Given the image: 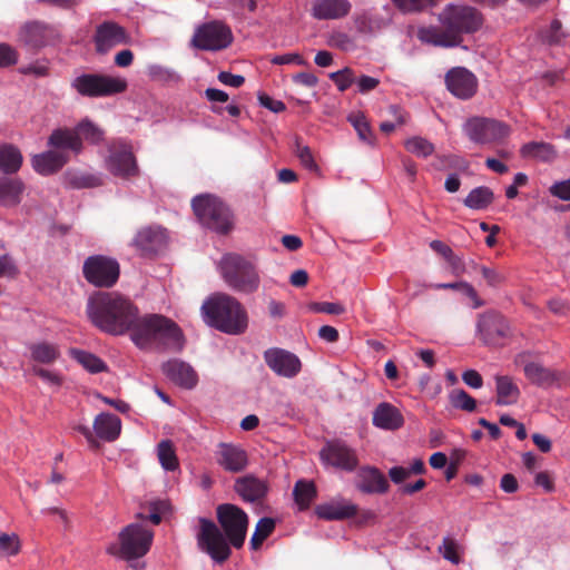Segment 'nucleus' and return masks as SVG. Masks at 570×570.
<instances>
[{"label":"nucleus","mask_w":570,"mask_h":570,"mask_svg":"<svg viewBox=\"0 0 570 570\" xmlns=\"http://www.w3.org/2000/svg\"><path fill=\"white\" fill-rule=\"evenodd\" d=\"M139 307L117 292H97L89 296L86 313L90 323L111 336L130 334Z\"/></svg>","instance_id":"f257e3e1"},{"label":"nucleus","mask_w":570,"mask_h":570,"mask_svg":"<svg viewBox=\"0 0 570 570\" xmlns=\"http://www.w3.org/2000/svg\"><path fill=\"white\" fill-rule=\"evenodd\" d=\"M129 336L139 350L180 353L186 345L181 327L171 318L156 313L140 315L139 311Z\"/></svg>","instance_id":"f03ea898"},{"label":"nucleus","mask_w":570,"mask_h":570,"mask_svg":"<svg viewBox=\"0 0 570 570\" xmlns=\"http://www.w3.org/2000/svg\"><path fill=\"white\" fill-rule=\"evenodd\" d=\"M205 323L228 335H239L248 327V314L243 304L226 293H214L202 305Z\"/></svg>","instance_id":"7ed1b4c3"},{"label":"nucleus","mask_w":570,"mask_h":570,"mask_svg":"<svg viewBox=\"0 0 570 570\" xmlns=\"http://www.w3.org/2000/svg\"><path fill=\"white\" fill-rule=\"evenodd\" d=\"M218 267L224 282L233 291L253 294L259 288L261 276L253 259L237 253H227L220 258Z\"/></svg>","instance_id":"20e7f679"},{"label":"nucleus","mask_w":570,"mask_h":570,"mask_svg":"<svg viewBox=\"0 0 570 570\" xmlns=\"http://www.w3.org/2000/svg\"><path fill=\"white\" fill-rule=\"evenodd\" d=\"M191 208L203 227L218 235H227L234 229V214L219 197L212 194L197 195L191 199Z\"/></svg>","instance_id":"39448f33"},{"label":"nucleus","mask_w":570,"mask_h":570,"mask_svg":"<svg viewBox=\"0 0 570 570\" xmlns=\"http://www.w3.org/2000/svg\"><path fill=\"white\" fill-rule=\"evenodd\" d=\"M118 540V544L108 547V553L131 561L148 553L153 544L154 531L140 523H130L120 531Z\"/></svg>","instance_id":"423d86ee"},{"label":"nucleus","mask_w":570,"mask_h":570,"mask_svg":"<svg viewBox=\"0 0 570 570\" xmlns=\"http://www.w3.org/2000/svg\"><path fill=\"white\" fill-rule=\"evenodd\" d=\"M70 87L85 98L110 97L126 91V79L102 73H82L75 77Z\"/></svg>","instance_id":"0eeeda50"},{"label":"nucleus","mask_w":570,"mask_h":570,"mask_svg":"<svg viewBox=\"0 0 570 570\" xmlns=\"http://www.w3.org/2000/svg\"><path fill=\"white\" fill-rule=\"evenodd\" d=\"M475 335L488 347H503L511 340L512 330L503 314L488 309L478 315Z\"/></svg>","instance_id":"6e6552de"},{"label":"nucleus","mask_w":570,"mask_h":570,"mask_svg":"<svg viewBox=\"0 0 570 570\" xmlns=\"http://www.w3.org/2000/svg\"><path fill=\"white\" fill-rule=\"evenodd\" d=\"M82 276L88 284L96 288H111L119 281L120 264L112 256L90 255L83 261Z\"/></svg>","instance_id":"1a4fd4ad"},{"label":"nucleus","mask_w":570,"mask_h":570,"mask_svg":"<svg viewBox=\"0 0 570 570\" xmlns=\"http://www.w3.org/2000/svg\"><path fill=\"white\" fill-rule=\"evenodd\" d=\"M233 41L232 28L222 20H212L195 28L190 45L197 50L217 52L228 48Z\"/></svg>","instance_id":"9d476101"},{"label":"nucleus","mask_w":570,"mask_h":570,"mask_svg":"<svg viewBox=\"0 0 570 570\" xmlns=\"http://www.w3.org/2000/svg\"><path fill=\"white\" fill-rule=\"evenodd\" d=\"M196 539L198 549L208 554L215 563L222 564L229 559L230 543L213 520L199 518Z\"/></svg>","instance_id":"9b49d317"},{"label":"nucleus","mask_w":570,"mask_h":570,"mask_svg":"<svg viewBox=\"0 0 570 570\" xmlns=\"http://www.w3.org/2000/svg\"><path fill=\"white\" fill-rule=\"evenodd\" d=\"M463 132L474 144L490 145L503 141L511 134V127L504 121L473 116L463 125Z\"/></svg>","instance_id":"f8f14e48"},{"label":"nucleus","mask_w":570,"mask_h":570,"mask_svg":"<svg viewBox=\"0 0 570 570\" xmlns=\"http://www.w3.org/2000/svg\"><path fill=\"white\" fill-rule=\"evenodd\" d=\"M442 26L462 42V33H473L482 24L481 13L470 6L449 4L440 14Z\"/></svg>","instance_id":"ddd939ff"},{"label":"nucleus","mask_w":570,"mask_h":570,"mask_svg":"<svg viewBox=\"0 0 570 570\" xmlns=\"http://www.w3.org/2000/svg\"><path fill=\"white\" fill-rule=\"evenodd\" d=\"M217 521L232 547L240 549L244 546L248 515L236 504L222 503L216 508Z\"/></svg>","instance_id":"4468645a"},{"label":"nucleus","mask_w":570,"mask_h":570,"mask_svg":"<svg viewBox=\"0 0 570 570\" xmlns=\"http://www.w3.org/2000/svg\"><path fill=\"white\" fill-rule=\"evenodd\" d=\"M109 155L106 167L110 174L120 178H131L139 174V168L131 146L125 139H114L108 144Z\"/></svg>","instance_id":"2eb2a0df"},{"label":"nucleus","mask_w":570,"mask_h":570,"mask_svg":"<svg viewBox=\"0 0 570 570\" xmlns=\"http://www.w3.org/2000/svg\"><path fill=\"white\" fill-rule=\"evenodd\" d=\"M320 459L323 465L345 472H354L360 464L357 451L340 439L326 441Z\"/></svg>","instance_id":"dca6fc26"},{"label":"nucleus","mask_w":570,"mask_h":570,"mask_svg":"<svg viewBox=\"0 0 570 570\" xmlns=\"http://www.w3.org/2000/svg\"><path fill=\"white\" fill-rule=\"evenodd\" d=\"M446 89L458 99L469 100L475 96L479 81L476 76L464 67H453L445 73Z\"/></svg>","instance_id":"f3484780"},{"label":"nucleus","mask_w":570,"mask_h":570,"mask_svg":"<svg viewBox=\"0 0 570 570\" xmlns=\"http://www.w3.org/2000/svg\"><path fill=\"white\" fill-rule=\"evenodd\" d=\"M20 40L30 49L39 50L59 40L58 30L42 21H29L20 30Z\"/></svg>","instance_id":"a211bd4d"},{"label":"nucleus","mask_w":570,"mask_h":570,"mask_svg":"<svg viewBox=\"0 0 570 570\" xmlns=\"http://www.w3.org/2000/svg\"><path fill=\"white\" fill-rule=\"evenodd\" d=\"M266 365L278 376L293 379L302 370L299 357L281 347H271L264 352Z\"/></svg>","instance_id":"6ab92c4d"},{"label":"nucleus","mask_w":570,"mask_h":570,"mask_svg":"<svg viewBox=\"0 0 570 570\" xmlns=\"http://www.w3.org/2000/svg\"><path fill=\"white\" fill-rule=\"evenodd\" d=\"M527 380L541 389L562 387L570 381V373L556 371L538 362H528L523 367Z\"/></svg>","instance_id":"aec40b11"},{"label":"nucleus","mask_w":570,"mask_h":570,"mask_svg":"<svg viewBox=\"0 0 570 570\" xmlns=\"http://www.w3.org/2000/svg\"><path fill=\"white\" fill-rule=\"evenodd\" d=\"M161 372L170 382L185 390H193L198 383V374L193 366L178 358L164 362Z\"/></svg>","instance_id":"412c9836"},{"label":"nucleus","mask_w":570,"mask_h":570,"mask_svg":"<svg viewBox=\"0 0 570 570\" xmlns=\"http://www.w3.org/2000/svg\"><path fill=\"white\" fill-rule=\"evenodd\" d=\"M216 451V462L225 471L238 473L248 465L247 452L237 444L220 442Z\"/></svg>","instance_id":"4be33fe9"},{"label":"nucleus","mask_w":570,"mask_h":570,"mask_svg":"<svg viewBox=\"0 0 570 570\" xmlns=\"http://www.w3.org/2000/svg\"><path fill=\"white\" fill-rule=\"evenodd\" d=\"M95 48L98 53H107L111 48L126 43L127 33L124 27L114 21L98 24L94 35Z\"/></svg>","instance_id":"5701e85b"},{"label":"nucleus","mask_w":570,"mask_h":570,"mask_svg":"<svg viewBox=\"0 0 570 570\" xmlns=\"http://www.w3.org/2000/svg\"><path fill=\"white\" fill-rule=\"evenodd\" d=\"M355 487L363 494H384L390 489L389 481L383 472L371 465L358 469Z\"/></svg>","instance_id":"b1692460"},{"label":"nucleus","mask_w":570,"mask_h":570,"mask_svg":"<svg viewBox=\"0 0 570 570\" xmlns=\"http://www.w3.org/2000/svg\"><path fill=\"white\" fill-rule=\"evenodd\" d=\"M134 243L144 256L157 255L167 246V230L159 226L144 228L137 233Z\"/></svg>","instance_id":"393cba45"},{"label":"nucleus","mask_w":570,"mask_h":570,"mask_svg":"<svg viewBox=\"0 0 570 570\" xmlns=\"http://www.w3.org/2000/svg\"><path fill=\"white\" fill-rule=\"evenodd\" d=\"M47 146L53 150L70 153L78 156L83 151V142L73 128L60 127L51 131L48 137Z\"/></svg>","instance_id":"a878e982"},{"label":"nucleus","mask_w":570,"mask_h":570,"mask_svg":"<svg viewBox=\"0 0 570 570\" xmlns=\"http://www.w3.org/2000/svg\"><path fill=\"white\" fill-rule=\"evenodd\" d=\"M358 507L351 501L338 498L315 507V514L318 519L326 521H342L354 518Z\"/></svg>","instance_id":"bb28decb"},{"label":"nucleus","mask_w":570,"mask_h":570,"mask_svg":"<svg viewBox=\"0 0 570 570\" xmlns=\"http://www.w3.org/2000/svg\"><path fill=\"white\" fill-rule=\"evenodd\" d=\"M234 490L244 502L256 503L264 500L267 495L268 484L265 480L254 474H246L236 479Z\"/></svg>","instance_id":"cd10ccee"},{"label":"nucleus","mask_w":570,"mask_h":570,"mask_svg":"<svg viewBox=\"0 0 570 570\" xmlns=\"http://www.w3.org/2000/svg\"><path fill=\"white\" fill-rule=\"evenodd\" d=\"M70 160L67 153L49 149L31 158L33 170L41 176H50L60 171Z\"/></svg>","instance_id":"c85d7f7f"},{"label":"nucleus","mask_w":570,"mask_h":570,"mask_svg":"<svg viewBox=\"0 0 570 570\" xmlns=\"http://www.w3.org/2000/svg\"><path fill=\"white\" fill-rule=\"evenodd\" d=\"M372 423L384 431H396L404 425V417L396 406L382 402L373 411Z\"/></svg>","instance_id":"c756f323"},{"label":"nucleus","mask_w":570,"mask_h":570,"mask_svg":"<svg viewBox=\"0 0 570 570\" xmlns=\"http://www.w3.org/2000/svg\"><path fill=\"white\" fill-rule=\"evenodd\" d=\"M351 8L348 0H314L312 16L317 20H336L347 16Z\"/></svg>","instance_id":"7c9ffc66"},{"label":"nucleus","mask_w":570,"mask_h":570,"mask_svg":"<svg viewBox=\"0 0 570 570\" xmlns=\"http://www.w3.org/2000/svg\"><path fill=\"white\" fill-rule=\"evenodd\" d=\"M416 38L425 45L442 48H454L459 46V39L449 31L436 26H423L416 30Z\"/></svg>","instance_id":"2f4dec72"},{"label":"nucleus","mask_w":570,"mask_h":570,"mask_svg":"<svg viewBox=\"0 0 570 570\" xmlns=\"http://www.w3.org/2000/svg\"><path fill=\"white\" fill-rule=\"evenodd\" d=\"M95 438L105 442H115L121 433V420L114 413L101 412L94 421Z\"/></svg>","instance_id":"473e14b6"},{"label":"nucleus","mask_w":570,"mask_h":570,"mask_svg":"<svg viewBox=\"0 0 570 570\" xmlns=\"http://www.w3.org/2000/svg\"><path fill=\"white\" fill-rule=\"evenodd\" d=\"M26 185L19 177L0 175V206L11 208L22 200Z\"/></svg>","instance_id":"72a5a7b5"},{"label":"nucleus","mask_w":570,"mask_h":570,"mask_svg":"<svg viewBox=\"0 0 570 570\" xmlns=\"http://www.w3.org/2000/svg\"><path fill=\"white\" fill-rule=\"evenodd\" d=\"M495 404L498 406L514 405L519 402L521 391L513 377L509 375H495Z\"/></svg>","instance_id":"f704fd0d"},{"label":"nucleus","mask_w":570,"mask_h":570,"mask_svg":"<svg viewBox=\"0 0 570 570\" xmlns=\"http://www.w3.org/2000/svg\"><path fill=\"white\" fill-rule=\"evenodd\" d=\"M520 156L524 159L550 163L557 157V150L550 142L530 141L521 146Z\"/></svg>","instance_id":"c9c22d12"},{"label":"nucleus","mask_w":570,"mask_h":570,"mask_svg":"<svg viewBox=\"0 0 570 570\" xmlns=\"http://www.w3.org/2000/svg\"><path fill=\"white\" fill-rule=\"evenodd\" d=\"M23 156L12 144H0V171L6 175L18 173L22 166Z\"/></svg>","instance_id":"e433bc0d"},{"label":"nucleus","mask_w":570,"mask_h":570,"mask_svg":"<svg viewBox=\"0 0 570 570\" xmlns=\"http://www.w3.org/2000/svg\"><path fill=\"white\" fill-rule=\"evenodd\" d=\"M69 356L79 363L87 372L99 374L108 371L107 363L98 355L77 347L69 350Z\"/></svg>","instance_id":"4c0bfd02"},{"label":"nucleus","mask_w":570,"mask_h":570,"mask_svg":"<svg viewBox=\"0 0 570 570\" xmlns=\"http://www.w3.org/2000/svg\"><path fill=\"white\" fill-rule=\"evenodd\" d=\"M28 350L31 360L40 364H53L61 355L59 345L47 341L31 343Z\"/></svg>","instance_id":"58836bf2"},{"label":"nucleus","mask_w":570,"mask_h":570,"mask_svg":"<svg viewBox=\"0 0 570 570\" xmlns=\"http://www.w3.org/2000/svg\"><path fill=\"white\" fill-rule=\"evenodd\" d=\"M316 497L317 489L313 481L304 479L296 481L293 489V498L298 511L308 510Z\"/></svg>","instance_id":"ea45409f"},{"label":"nucleus","mask_w":570,"mask_h":570,"mask_svg":"<svg viewBox=\"0 0 570 570\" xmlns=\"http://www.w3.org/2000/svg\"><path fill=\"white\" fill-rule=\"evenodd\" d=\"M494 200V194L491 188L487 186H479L473 188L464 198L463 204L465 207L473 210H483L488 208Z\"/></svg>","instance_id":"a19ab883"},{"label":"nucleus","mask_w":570,"mask_h":570,"mask_svg":"<svg viewBox=\"0 0 570 570\" xmlns=\"http://www.w3.org/2000/svg\"><path fill=\"white\" fill-rule=\"evenodd\" d=\"M75 130L82 141L86 140L94 146L100 145L105 139V131L89 118L81 119L75 126Z\"/></svg>","instance_id":"79ce46f5"},{"label":"nucleus","mask_w":570,"mask_h":570,"mask_svg":"<svg viewBox=\"0 0 570 570\" xmlns=\"http://www.w3.org/2000/svg\"><path fill=\"white\" fill-rule=\"evenodd\" d=\"M157 454L160 465L166 471L173 472L179 468V462L170 440H163L159 442L157 445Z\"/></svg>","instance_id":"37998d69"},{"label":"nucleus","mask_w":570,"mask_h":570,"mask_svg":"<svg viewBox=\"0 0 570 570\" xmlns=\"http://www.w3.org/2000/svg\"><path fill=\"white\" fill-rule=\"evenodd\" d=\"M348 121L356 130L360 140L370 146H374L375 135L373 134L371 126L363 114L348 116Z\"/></svg>","instance_id":"c03bdc74"},{"label":"nucleus","mask_w":570,"mask_h":570,"mask_svg":"<svg viewBox=\"0 0 570 570\" xmlns=\"http://www.w3.org/2000/svg\"><path fill=\"white\" fill-rule=\"evenodd\" d=\"M449 401L451 405L456 410H462L465 412H474L476 409V400L472 397L466 391L463 389H456L450 392Z\"/></svg>","instance_id":"a18cd8bd"},{"label":"nucleus","mask_w":570,"mask_h":570,"mask_svg":"<svg viewBox=\"0 0 570 570\" xmlns=\"http://www.w3.org/2000/svg\"><path fill=\"white\" fill-rule=\"evenodd\" d=\"M275 529V521L272 518H262L250 538V548L257 550Z\"/></svg>","instance_id":"49530a36"},{"label":"nucleus","mask_w":570,"mask_h":570,"mask_svg":"<svg viewBox=\"0 0 570 570\" xmlns=\"http://www.w3.org/2000/svg\"><path fill=\"white\" fill-rule=\"evenodd\" d=\"M404 147L411 154L422 158L431 156L435 150V147L431 141L420 136H414L406 139Z\"/></svg>","instance_id":"de8ad7c7"},{"label":"nucleus","mask_w":570,"mask_h":570,"mask_svg":"<svg viewBox=\"0 0 570 570\" xmlns=\"http://www.w3.org/2000/svg\"><path fill=\"white\" fill-rule=\"evenodd\" d=\"M294 154L305 169L309 171H318V165L314 159L311 148L306 145H302L298 138L295 140Z\"/></svg>","instance_id":"09e8293b"},{"label":"nucleus","mask_w":570,"mask_h":570,"mask_svg":"<svg viewBox=\"0 0 570 570\" xmlns=\"http://www.w3.org/2000/svg\"><path fill=\"white\" fill-rule=\"evenodd\" d=\"M404 13L420 12L436 4L439 0H392Z\"/></svg>","instance_id":"8fccbe9b"},{"label":"nucleus","mask_w":570,"mask_h":570,"mask_svg":"<svg viewBox=\"0 0 570 570\" xmlns=\"http://www.w3.org/2000/svg\"><path fill=\"white\" fill-rule=\"evenodd\" d=\"M21 543L16 533L0 532V550L7 557H14L20 552Z\"/></svg>","instance_id":"3c124183"},{"label":"nucleus","mask_w":570,"mask_h":570,"mask_svg":"<svg viewBox=\"0 0 570 570\" xmlns=\"http://www.w3.org/2000/svg\"><path fill=\"white\" fill-rule=\"evenodd\" d=\"M227 4L233 14L239 19H245L257 8L255 0H228Z\"/></svg>","instance_id":"603ef678"},{"label":"nucleus","mask_w":570,"mask_h":570,"mask_svg":"<svg viewBox=\"0 0 570 570\" xmlns=\"http://www.w3.org/2000/svg\"><path fill=\"white\" fill-rule=\"evenodd\" d=\"M474 268L481 273L490 287H499L505 282V276L495 268L478 264H474Z\"/></svg>","instance_id":"864d4df0"},{"label":"nucleus","mask_w":570,"mask_h":570,"mask_svg":"<svg viewBox=\"0 0 570 570\" xmlns=\"http://www.w3.org/2000/svg\"><path fill=\"white\" fill-rule=\"evenodd\" d=\"M330 78L334 81L341 92L346 91L353 83H355L353 71L350 68L332 72Z\"/></svg>","instance_id":"5fc2aeb1"},{"label":"nucleus","mask_w":570,"mask_h":570,"mask_svg":"<svg viewBox=\"0 0 570 570\" xmlns=\"http://www.w3.org/2000/svg\"><path fill=\"white\" fill-rule=\"evenodd\" d=\"M19 60L18 51L9 43H0V68L14 66Z\"/></svg>","instance_id":"6e6d98bb"},{"label":"nucleus","mask_w":570,"mask_h":570,"mask_svg":"<svg viewBox=\"0 0 570 570\" xmlns=\"http://www.w3.org/2000/svg\"><path fill=\"white\" fill-rule=\"evenodd\" d=\"M328 45L343 51H350L355 47L354 40L347 33L341 31L333 32L330 36Z\"/></svg>","instance_id":"4d7b16f0"},{"label":"nucleus","mask_w":570,"mask_h":570,"mask_svg":"<svg viewBox=\"0 0 570 570\" xmlns=\"http://www.w3.org/2000/svg\"><path fill=\"white\" fill-rule=\"evenodd\" d=\"M566 33L562 31V22L559 19H553L550 22L548 30L546 31L544 38L550 45H558L564 38Z\"/></svg>","instance_id":"13d9d810"},{"label":"nucleus","mask_w":570,"mask_h":570,"mask_svg":"<svg viewBox=\"0 0 570 570\" xmlns=\"http://www.w3.org/2000/svg\"><path fill=\"white\" fill-rule=\"evenodd\" d=\"M18 274L19 269L13 258L8 254L0 255V278H14Z\"/></svg>","instance_id":"bf43d9fd"},{"label":"nucleus","mask_w":570,"mask_h":570,"mask_svg":"<svg viewBox=\"0 0 570 570\" xmlns=\"http://www.w3.org/2000/svg\"><path fill=\"white\" fill-rule=\"evenodd\" d=\"M440 551L443 558L454 564L460 562V556L456 550V543L454 540L450 538H444L442 547H440Z\"/></svg>","instance_id":"052dcab7"},{"label":"nucleus","mask_w":570,"mask_h":570,"mask_svg":"<svg viewBox=\"0 0 570 570\" xmlns=\"http://www.w3.org/2000/svg\"><path fill=\"white\" fill-rule=\"evenodd\" d=\"M311 309L316 313H325L330 315H340L344 313V307L340 303L316 302L311 305Z\"/></svg>","instance_id":"680f3d73"},{"label":"nucleus","mask_w":570,"mask_h":570,"mask_svg":"<svg viewBox=\"0 0 570 570\" xmlns=\"http://www.w3.org/2000/svg\"><path fill=\"white\" fill-rule=\"evenodd\" d=\"M258 101L261 106L275 114H279L286 110V105L282 100L274 99L264 92L258 94Z\"/></svg>","instance_id":"e2e57ef3"},{"label":"nucleus","mask_w":570,"mask_h":570,"mask_svg":"<svg viewBox=\"0 0 570 570\" xmlns=\"http://www.w3.org/2000/svg\"><path fill=\"white\" fill-rule=\"evenodd\" d=\"M549 193L561 200L570 202V178L556 181L550 186Z\"/></svg>","instance_id":"0e129e2a"},{"label":"nucleus","mask_w":570,"mask_h":570,"mask_svg":"<svg viewBox=\"0 0 570 570\" xmlns=\"http://www.w3.org/2000/svg\"><path fill=\"white\" fill-rule=\"evenodd\" d=\"M271 62L273 65H291V63H294V65H297V66H305L306 65V61L304 60V58L299 55V53H295V52H288V53H284V55H276L274 56L272 59H271Z\"/></svg>","instance_id":"69168bd1"},{"label":"nucleus","mask_w":570,"mask_h":570,"mask_svg":"<svg viewBox=\"0 0 570 570\" xmlns=\"http://www.w3.org/2000/svg\"><path fill=\"white\" fill-rule=\"evenodd\" d=\"M355 85L357 86V92L365 95L374 90L380 85V80L367 75H362L355 78Z\"/></svg>","instance_id":"338daca9"},{"label":"nucleus","mask_w":570,"mask_h":570,"mask_svg":"<svg viewBox=\"0 0 570 570\" xmlns=\"http://www.w3.org/2000/svg\"><path fill=\"white\" fill-rule=\"evenodd\" d=\"M461 293L471 301V307L476 309L485 305V302L479 296L475 288L468 282L460 285Z\"/></svg>","instance_id":"774afa93"}]
</instances>
